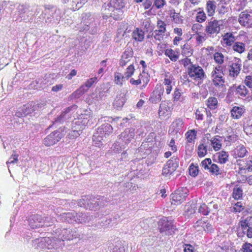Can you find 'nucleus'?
Masks as SVG:
<instances>
[{"mask_svg":"<svg viewBox=\"0 0 252 252\" xmlns=\"http://www.w3.org/2000/svg\"><path fill=\"white\" fill-rule=\"evenodd\" d=\"M68 129L67 126H64L53 131L43 139V144L47 147L56 144L65 135Z\"/></svg>","mask_w":252,"mask_h":252,"instance_id":"obj_4","label":"nucleus"},{"mask_svg":"<svg viewBox=\"0 0 252 252\" xmlns=\"http://www.w3.org/2000/svg\"><path fill=\"white\" fill-rule=\"evenodd\" d=\"M113 131V127L110 124L105 123L97 128L96 132L93 135V139L94 144L100 147L103 145L102 141Z\"/></svg>","mask_w":252,"mask_h":252,"instance_id":"obj_3","label":"nucleus"},{"mask_svg":"<svg viewBox=\"0 0 252 252\" xmlns=\"http://www.w3.org/2000/svg\"><path fill=\"white\" fill-rule=\"evenodd\" d=\"M188 189L186 188H181L176 189L174 193L171 194L172 204L178 205L181 204L186 200L188 195Z\"/></svg>","mask_w":252,"mask_h":252,"instance_id":"obj_8","label":"nucleus"},{"mask_svg":"<svg viewBox=\"0 0 252 252\" xmlns=\"http://www.w3.org/2000/svg\"><path fill=\"white\" fill-rule=\"evenodd\" d=\"M244 130L247 134H252V116L246 118L244 121Z\"/></svg>","mask_w":252,"mask_h":252,"instance_id":"obj_30","label":"nucleus"},{"mask_svg":"<svg viewBox=\"0 0 252 252\" xmlns=\"http://www.w3.org/2000/svg\"><path fill=\"white\" fill-rule=\"evenodd\" d=\"M216 8V2L214 0H209L206 4V9L209 16L214 15Z\"/></svg>","mask_w":252,"mask_h":252,"instance_id":"obj_35","label":"nucleus"},{"mask_svg":"<svg viewBox=\"0 0 252 252\" xmlns=\"http://www.w3.org/2000/svg\"><path fill=\"white\" fill-rule=\"evenodd\" d=\"M224 56L222 53L216 52L214 55V59L216 63L221 64L223 63Z\"/></svg>","mask_w":252,"mask_h":252,"instance_id":"obj_59","label":"nucleus"},{"mask_svg":"<svg viewBox=\"0 0 252 252\" xmlns=\"http://www.w3.org/2000/svg\"><path fill=\"white\" fill-rule=\"evenodd\" d=\"M235 63H233L230 66V71L232 72L233 77L237 76L241 70V60L238 58H235Z\"/></svg>","mask_w":252,"mask_h":252,"instance_id":"obj_24","label":"nucleus"},{"mask_svg":"<svg viewBox=\"0 0 252 252\" xmlns=\"http://www.w3.org/2000/svg\"><path fill=\"white\" fill-rule=\"evenodd\" d=\"M58 238L55 237L53 238V241L52 243L53 249L55 250H59L62 248V246L64 245L63 240L61 239V236L59 234L57 235Z\"/></svg>","mask_w":252,"mask_h":252,"instance_id":"obj_34","label":"nucleus"},{"mask_svg":"<svg viewBox=\"0 0 252 252\" xmlns=\"http://www.w3.org/2000/svg\"><path fill=\"white\" fill-rule=\"evenodd\" d=\"M88 0H72L71 9L75 11L79 9Z\"/></svg>","mask_w":252,"mask_h":252,"instance_id":"obj_38","label":"nucleus"},{"mask_svg":"<svg viewBox=\"0 0 252 252\" xmlns=\"http://www.w3.org/2000/svg\"><path fill=\"white\" fill-rule=\"evenodd\" d=\"M30 227L32 229H35L44 225H47L46 224L45 220L42 217L38 214L31 215L28 220Z\"/></svg>","mask_w":252,"mask_h":252,"instance_id":"obj_11","label":"nucleus"},{"mask_svg":"<svg viewBox=\"0 0 252 252\" xmlns=\"http://www.w3.org/2000/svg\"><path fill=\"white\" fill-rule=\"evenodd\" d=\"M50 240L48 237H41L38 239H36L33 243L37 245L35 248L37 249H43L46 248V243H48Z\"/></svg>","mask_w":252,"mask_h":252,"instance_id":"obj_28","label":"nucleus"},{"mask_svg":"<svg viewBox=\"0 0 252 252\" xmlns=\"http://www.w3.org/2000/svg\"><path fill=\"white\" fill-rule=\"evenodd\" d=\"M77 107V106L76 105H73L65 108L61 113L60 115L55 119V123L56 124H62L64 122H68V120L71 118L73 111L76 109Z\"/></svg>","mask_w":252,"mask_h":252,"instance_id":"obj_9","label":"nucleus"},{"mask_svg":"<svg viewBox=\"0 0 252 252\" xmlns=\"http://www.w3.org/2000/svg\"><path fill=\"white\" fill-rule=\"evenodd\" d=\"M183 124V122L182 120L180 118H179L178 119H176L174 122H173L171 126L174 128V129L177 132L182 127Z\"/></svg>","mask_w":252,"mask_h":252,"instance_id":"obj_55","label":"nucleus"},{"mask_svg":"<svg viewBox=\"0 0 252 252\" xmlns=\"http://www.w3.org/2000/svg\"><path fill=\"white\" fill-rule=\"evenodd\" d=\"M219 22V21L216 20L208 22L205 31L208 36H211L213 34H217L220 32V24Z\"/></svg>","mask_w":252,"mask_h":252,"instance_id":"obj_14","label":"nucleus"},{"mask_svg":"<svg viewBox=\"0 0 252 252\" xmlns=\"http://www.w3.org/2000/svg\"><path fill=\"white\" fill-rule=\"evenodd\" d=\"M206 16L205 12L202 10L197 12L196 20L199 23H202L206 20Z\"/></svg>","mask_w":252,"mask_h":252,"instance_id":"obj_58","label":"nucleus"},{"mask_svg":"<svg viewBox=\"0 0 252 252\" xmlns=\"http://www.w3.org/2000/svg\"><path fill=\"white\" fill-rule=\"evenodd\" d=\"M170 108L166 104L165 101H162L160 104L159 110H158V115L160 119H162V117H165L166 116V113L169 110Z\"/></svg>","mask_w":252,"mask_h":252,"instance_id":"obj_31","label":"nucleus"},{"mask_svg":"<svg viewBox=\"0 0 252 252\" xmlns=\"http://www.w3.org/2000/svg\"><path fill=\"white\" fill-rule=\"evenodd\" d=\"M43 79L39 78L36 79L35 81H32L30 86L31 88L34 89H40L43 88V86L45 84L43 83Z\"/></svg>","mask_w":252,"mask_h":252,"instance_id":"obj_36","label":"nucleus"},{"mask_svg":"<svg viewBox=\"0 0 252 252\" xmlns=\"http://www.w3.org/2000/svg\"><path fill=\"white\" fill-rule=\"evenodd\" d=\"M132 34V38L137 42H142L144 38V32L139 28L134 30Z\"/></svg>","mask_w":252,"mask_h":252,"instance_id":"obj_29","label":"nucleus"},{"mask_svg":"<svg viewBox=\"0 0 252 252\" xmlns=\"http://www.w3.org/2000/svg\"><path fill=\"white\" fill-rule=\"evenodd\" d=\"M251 17L249 14V11L246 10L239 14L238 21L241 25L248 26L251 24L250 21Z\"/></svg>","mask_w":252,"mask_h":252,"instance_id":"obj_22","label":"nucleus"},{"mask_svg":"<svg viewBox=\"0 0 252 252\" xmlns=\"http://www.w3.org/2000/svg\"><path fill=\"white\" fill-rule=\"evenodd\" d=\"M107 91L108 90L105 91L99 88H96L95 91L91 94L90 97L95 103L96 101H99L105 97Z\"/></svg>","mask_w":252,"mask_h":252,"instance_id":"obj_18","label":"nucleus"},{"mask_svg":"<svg viewBox=\"0 0 252 252\" xmlns=\"http://www.w3.org/2000/svg\"><path fill=\"white\" fill-rule=\"evenodd\" d=\"M67 127L68 128V129H69V130L68 129L67 130V132L69 130H70V131L69 133V135L70 138H76L78 136H79L82 133V132H80V130H79V129H78V130H76L72 129L71 128H68V127Z\"/></svg>","mask_w":252,"mask_h":252,"instance_id":"obj_62","label":"nucleus"},{"mask_svg":"<svg viewBox=\"0 0 252 252\" xmlns=\"http://www.w3.org/2000/svg\"><path fill=\"white\" fill-rule=\"evenodd\" d=\"M107 11L110 12V16L114 20H122L124 17V10L123 9L109 7Z\"/></svg>","mask_w":252,"mask_h":252,"instance_id":"obj_19","label":"nucleus"},{"mask_svg":"<svg viewBox=\"0 0 252 252\" xmlns=\"http://www.w3.org/2000/svg\"><path fill=\"white\" fill-rule=\"evenodd\" d=\"M165 32V29L162 31L159 29L156 30L152 33V35L154 36V38L156 40L160 41L163 38V34Z\"/></svg>","mask_w":252,"mask_h":252,"instance_id":"obj_53","label":"nucleus"},{"mask_svg":"<svg viewBox=\"0 0 252 252\" xmlns=\"http://www.w3.org/2000/svg\"><path fill=\"white\" fill-rule=\"evenodd\" d=\"M198 166L196 164L195 165L193 163H191L189 167V174L193 177H195L199 173Z\"/></svg>","mask_w":252,"mask_h":252,"instance_id":"obj_49","label":"nucleus"},{"mask_svg":"<svg viewBox=\"0 0 252 252\" xmlns=\"http://www.w3.org/2000/svg\"><path fill=\"white\" fill-rule=\"evenodd\" d=\"M244 113V110L243 108L234 106L231 111V116L234 119H239Z\"/></svg>","mask_w":252,"mask_h":252,"instance_id":"obj_33","label":"nucleus"},{"mask_svg":"<svg viewBox=\"0 0 252 252\" xmlns=\"http://www.w3.org/2000/svg\"><path fill=\"white\" fill-rule=\"evenodd\" d=\"M233 49L239 53H242L245 50V45L242 42H236L233 46Z\"/></svg>","mask_w":252,"mask_h":252,"instance_id":"obj_45","label":"nucleus"},{"mask_svg":"<svg viewBox=\"0 0 252 252\" xmlns=\"http://www.w3.org/2000/svg\"><path fill=\"white\" fill-rule=\"evenodd\" d=\"M78 122L77 121H73L71 122L70 125L71 126V128L73 130H78V129L80 130V132H82V130L84 128V126L80 125V124H78Z\"/></svg>","mask_w":252,"mask_h":252,"instance_id":"obj_57","label":"nucleus"},{"mask_svg":"<svg viewBox=\"0 0 252 252\" xmlns=\"http://www.w3.org/2000/svg\"><path fill=\"white\" fill-rule=\"evenodd\" d=\"M134 70L135 69L133 64H130L128 66V67L126 68V72L125 73V77L126 78V80H127L132 76L134 73Z\"/></svg>","mask_w":252,"mask_h":252,"instance_id":"obj_60","label":"nucleus"},{"mask_svg":"<svg viewBox=\"0 0 252 252\" xmlns=\"http://www.w3.org/2000/svg\"><path fill=\"white\" fill-rule=\"evenodd\" d=\"M75 215L76 212L75 211L64 212L58 215V219L63 222L73 223L75 222Z\"/></svg>","mask_w":252,"mask_h":252,"instance_id":"obj_16","label":"nucleus"},{"mask_svg":"<svg viewBox=\"0 0 252 252\" xmlns=\"http://www.w3.org/2000/svg\"><path fill=\"white\" fill-rule=\"evenodd\" d=\"M56 233V234L58 233L61 236V239L63 241L71 240L80 237V233L79 232L78 229L76 227L57 230V232Z\"/></svg>","mask_w":252,"mask_h":252,"instance_id":"obj_7","label":"nucleus"},{"mask_svg":"<svg viewBox=\"0 0 252 252\" xmlns=\"http://www.w3.org/2000/svg\"><path fill=\"white\" fill-rule=\"evenodd\" d=\"M218 155V158L219 162L221 164L225 163L228 159V154L224 151H221L217 154Z\"/></svg>","mask_w":252,"mask_h":252,"instance_id":"obj_40","label":"nucleus"},{"mask_svg":"<svg viewBox=\"0 0 252 252\" xmlns=\"http://www.w3.org/2000/svg\"><path fill=\"white\" fill-rule=\"evenodd\" d=\"M133 55V51L131 47H128L126 48L125 51L124 52L122 55V58L130 61V59L132 58Z\"/></svg>","mask_w":252,"mask_h":252,"instance_id":"obj_42","label":"nucleus"},{"mask_svg":"<svg viewBox=\"0 0 252 252\" xmlns=\"http://www.w3.org/2000/svg\"><path fill=\"white\" fill-rule=\"evenodd\" d=\"M222 74L215 75L213 79V82L216 87L223 86L224 80L221 75Z\"/></svg>","mask_w":252,"mask_h":252,"instance_id":"obj_41","label":"nucleus"},{"mask_svg":"<svg viewBox=\"0 0 252 252\" xmlns=\"http://www.w3.org/2000/svg\"><path fill=\"white\" fill-rule=\"evenodd\" d=\"M114 77L115 82L116 84L120 86H122L123 81L126 79V78L125 77V75H123L122 73L119 72L115 73Z\"/></svg>","mask_w":252,"mask_h":252,"instance_id":"obj_51","label":"nucleus"},{"mask_svg":"<svg viewBox=\"0 0 252 252\" xmlns=\"http://www.w3.org/2000/svg\"><path fill=\"white\" fill-rule=\"evenodd\" d=\"M158 228L161 233L165 235H172L176 230V226L173 222L167 217H163L160 219L158 222Z\"/></svg>","mask_w":252,"mask_h":252,"instance_id":"obj_5","label":"nucleus"},{"mask_svg":"<svg viewBox=\"0 0 252 252\" xmlns=\"http://www.w3.org/2000/svg\"><path fill=\"white\" fill-rule=\"evenodd\" d=\"M120 138L126 144H128L135 136V129L133 127L126 128L120 134Z\"/></svg>","mask_w":252,"mask_h":252,"instance_id":"obj_15","label":"nucleus"},{"mask_svg":"<svg viewBox=\"0 0 252 252\" xmlns=\"http://www.w3.org/2000/svg\"><path fill=\"white\" fill-rule=\"evenodd\" d=\"M92 219L93 216L88 213L76 212V215H75V222L77 223H86L92 220Z\"/></svg>","mask_w":252,"mask_h":252,"instance_id":"obj_20","label":"nucleus"},{"mask_svg":"<svg viewBox=\"0 0 252 252\" xmlns=\"http://www.w3.org/2000/svg\"><path fill=\"white\" fill-rule=\"evenodd\" d=\"M165 55L173 62H176L178 59V56L175 54L174 51L171 49H166Z\"/></svg>","mask_w":252,"mask_h":252,"instance_id":"obj_47","label":"nucleus"},{"mask_svg":"<svg viewBox=\"0 0 252 252\" xmlns=\"http://www.w3.org/2000/svg\"><path fill=\"white\" fill-rule=\"evenodd\" d=\"M164 92V88L160 85H157L152 93L149 98V101L152 103H157L161 99V96Z\"/></svg>","mask_w":252,"mask_h":252,"instance_id":"obj_13","label":"nucleus"},{"mask_svg":"<svg viewBox=\"0 0 252 252\" xmlns=\"http://www.w3.org/2000/svg\"><path fill=\"white\" fill-rule=\"evenodd\" d=\"M197 151V154L199 157H205L207 153V146L204 144H200L198 147Z\"/></svg>","mask_w":252,"mask_h":252,"instance_id":"obj_48","label":"nucleus"},{"mask_svg":"<svg viewBox=\"0 0 252 252\" xmlns=\"http://www.w3.org/2000/svg\"><path fill=\"white\" fill-rule=\"evenodd\" d=\"M211 210L205 203H202L198 207V212L204 216H207L210 212Z\"/></svg>","mask_w":252,"mask_h":252,"instance_id":"obj_44","label":"nucleus"},{"mask_svg":"<svg viewBox=\"0 0 252 252\" xmlns=\"http://www.w3.org/2000/svg\"><path fill=\"white\" fill-rule=\"evenodd\" d=\"M239 224L243 231L246 230L247 227L252 226V217H248L246 219L241 220Z\"/></svg>","mask_w":252,"mask_h":252,"instance_id":"obj_39","label":"nucleus"},{"mask_svg":"<svg viewBox=\"0 0 252 252\" xmlns=\"http://www.w3.org/2000/svg\"><path fill=\"white\" fill-rule=\"evenodd\" d=\"M182 55L184 56L189 57L193 53V50L191 49L190 45L188 43L185 44L182 47Z\"/></svg>","mask_w":252,"mask_h":252,"instance_id":"obj_43","label":"nucleus"},{"mask_svg":"<svg viewBox=\"0 0 252 252\" xmlns=\"http://www.w3.org/2000/svg\"><path fill=\"white\" fill-rule=\"evenodd\" d=\"M207 106L211 109H215L218 104L217 99L215 97H210L207 100Z\"/></svg>","mask_w":252,"mask_h":252,"instance_id":"obj_52","label":"nucleus"},{"mask_svg":"<svg viewBox=\"0 0 252 252\" xmlns=\"http://www.w3.org/2000/svg\"><path fill=\"white\" fill-rule=\"evenodd\" d=\"M186 135L188 142L190 143L195 138L196 131L194 129H192L190 130V132H187Z\"/></svg>","mask_w":252,"mask_h":252,"instance_id":"obj_61","label":"nucleus"},{"mask_svg":"<svg viewBox=\"0 0 252 252\" xmlns=\"http://www.w3.org/2000/svg\"><path fill=\"white\" fill-rule=\"evenodd\" d=\"M85 92H86V89L85 87L81 86L79 89L74 92L69 97V100H73L79 98Z\"/></svg>","mask_w":252,"mask_h":252,"instance_id":"obj_32","label":"nucleus"},{"mask_svg":"<svg viewBox=\"0 0 252 252\" xmlns=\"http://www.w3.org/2000/svg\"><path fill=\"white\" fill-rule=\"evenodd\" d=\"M105 200L106 198L104 196H99L93 197L92 196H84L78 200V205L86 209L95 210L98 209L99 207H103L105 205L103 201Z\"/></svg>","mask_w":252,"mask_h":252,"instance_id":"obj_1","label":"nucleus"},{"mask_svg":"<svg viewBox=\"0 0 252 252\" xmlns=\"http://www.w3.org/2000/svg\"><path fill=\"white\" fill-rule=\"evenodd\" d=\"M97 82V78L93 77L90 78L85 82L84 85H82V87H85V89H86V92L88 90L91 88L94 83Z\"/></svg>","mask_w":252,"mask_h":252,"instance_id":"obj_56","label":"nucleus"},{"mask_svg":"<svg viewBox=\"0 0 252 252\" xmlns=\"http://www.w3.org/2000/svg\"><path fill=\"white\" fill-rule=\"evenodd\" d=\"M18 15L21 18L25 19L26 16H28L30 12L29 6L26 5H20L17 8Z\"/></svg>","mask_w":252,"mask_h":252,"instance_id":"obj_27","label":"nucleus"},{"mask_svg":"<svg viewBox=\"0 0 252 252\" xmlns=\"http://www.w3.org/2000/svg\"><path fill=\"white\" fill-rule=\"evenodd\" d=\"M188 74L190 77H195V79L202 80L205 75L202 68L198 65L191 64L188 67Z\"/></svg>","mask_w":252,"mask_h":252,"instance_id":"obj_12","label":"nucleus"},{"mask_svg":"<svg viewBox=\"0 0 252 252\" xmlns=\"http://www.w3.org/2000/svg\"><path fill=\"white\" fill-rule=\"evenodd\" d=\"M165 4V0H154L153 6H155L157 9H159L164 6Z\"/></svg>","mask_w":252,"mask_h":252,"instance_id":"obj_64","label":"nucleus"},{"mask_svg":"<svg viewBox=\"0 0 252 252\" xmlns=\"http://www.w3.org/2000/svg\"><path fill=\"white\" fill-rule=\"evenodd\" d=\"M234 92H236V94H240L242 96H245L247 94L249 91L243 85H240L238 87L233 85L229 89L228 94H233Z\"/></svg>","mask_w":252,"mask_h":252,"instance_id":"obj_17","label":"nucleus"},{"mask_svg":"<svg viewBox=\"0 0 252 252\" xmlns=\"http://www.w3.org/2000/svg\"><path fill=\"white\" fill-rule=\"evenodd\" d=\"M179 159L177 157H173L164 165L162 170V175L168 177L173 174L179 167Z\"/></svg>","mask_w":252,"mask_h":252,"instance_id":"obj_6","label":"nucleus"},{"mask_svg":"<svg viewBox=\"0 0 252 252\" xmlns=\"http://www.w3.org/2000/svg\"><path fill=\"white\" fill-rule=\"evenodd\" d=\"M82 23L85 25L84 30L87 31L89 29V25L93 20V16L90 12L83 13L82 14Z\"/></svg>","mask_w":252,"mask_h":252,"instance_id":"obj_25","label":"nucleus"},{"mask_svg":"<svg viewBox=\"0 0 252 252\" xmlns=\"http://www.w3.org/2000/svg\"><path fill=\"white\" fill-rule=\"evenodd\" d=\"M242 250L243 252H252V244L248 242L244 243L242 247Z\"/></svg>","mask_w":252,"mask_h":252,"instance_id":"obj_63","label":"nucleus"},{"mask_svg":"<svg viewBox=\"0 0 252 252\" xmlns=\"http://www.w3.org/2000/svg\"><path fill=\"white\" fill-rule=\"evenodd\" d=\"M126 2L125 0H111L108 4L109 7L120 8L124 10Z\"/></svg>","mask_w":252,"mask_h":252,"instance_id":"obj_26","label":"nucleus"},{"mask_svg":"<svg viewBox=\"0 0 252 252\" xmlns=\"http://www.w3.org/2000/svg\"><path fill=\"white\" fill-rule=\"evenodd\" d=\"M90 118V114L86 113L81 114L79 115L78 118L75 120L78 122L79 124H80V125L85 127L88 124Z\"/></svg>","mask_w":252,"mask_h":252,"instance_id":"obj_37","label":"nucleus"},{"mask_svg":"<svg viewBox=\"0 0 252 252\" xmlns=\"http://www.w3.org/2000/svg\"><path fill=\"white\" fill-rule=\"evenodd\" d=\"M243 195V190L240 187H235L233 189L232 196L235 200L240 199Z\"/></svg>","mask_w":252,"mask_h":252,"instance_id":"obj_46","label":"nucleus"},{"mask_svg":"<svg viewBox=\"0 0 252 252\" xmlns=\"http://www.w3.org/2000/svg\"><path fill=\"white\" fill-rule=\"evenodd\" d=\"M211 163V159L210 158H206L202 160L200 166L204 170L208 171L212 175H215L217 176L222 174V170L220 169L219 166L216 164H213L211 165L210 168L208 167L209 164Z\"/></svg>","mask_w":252,"mask_h":252,"instance_id":"obj_10","label":"nucleus"},{"mask_svg":"<svg viewBox=\"0 0 252 252\" xmlns=\"http://www.w3.org/2000/svg\"><path fill=\"white\" fill-rule=\"evenodd\" d=\"M19 155L16 153L15 151H13V154L9 158L8 160L6 162V164H16L18 162Z\"/></svg>","mask_w":252,"mask_h":252,"instance_id":"obj_54","label":"nucleus"},{"mask_svg":"<svg viewBox=\"0 0 252 252\" xmlns=\"http://www.w3.org/2000/svg\"><path fill=\"white\" fill-rule=\"evenodd\" d=\"M45 103L39 101H32L24 105L22 107L19 108L15 113V116L19 118H23L32 113L34 116L38 114L44 106Z\"/></svg>","mask_w":252,"mask_h":252,"instance_id":"obj_2","label":"nucleus"},{"mask_svg":"<svg viewBox=\"0 0 252 252\" xmlns=\"http://www.w3.org/2000/svg\"><path fill=\"white\" fill-rule=\"evenodd\" d=\"M126 101L125 95L124 94H121L117 95L115 98L113 105L114 107L117 110H121L123 107Z\"/></svg>","mask_w":252,"mask_h":252,"instance_id":"obj_23","label":"nucleus"},{"mask_svg":"<svg viewBox=\"0 0 252 252\" xmlns=\"http://www.w3.org/2000/svg\"><path fill=\"white\" fill-rule=\"evenodd\" d=\"M44 7V9L42 11L41 16H42L44 18L47 17V18L49 19L55 14L56 10V7L53 4H45Z\"/></svg>","mask_w":252,"mask_h":252,"instance_id":"obj_21","label":"nucleus"},{"mask_svg":"<svg viewBox=\"0 0 252 252\" xmlns=\"http://www.w3.org/2000/svg\"><path fill=\"white\" fill-rule=\"evenodd\" d=\"M223 40L227 46H230L234 42L235 38L232 33H226L223 37Z\"/></svg>","mask_w":252,"mask_h":252,"instance_id":"obj_50","label":"nucleus"}]
</instances>
